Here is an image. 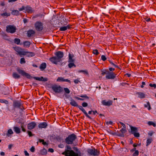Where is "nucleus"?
Returning a JSON list of instances; mask_svg holds the SVG:
<instances>
[{
    "label": "nucleus",
    "instance_id": "1",
    "mask_svg": "<svg viewBox=\"0 0 156 156\" xmlns=\"http://www.w3.org/2000/svg\"><path fill=\"white\" fill-rule=\"evenodd\" d=\"M55 56H53L49 58L50 61L52 63L57 64L58 63L62 60V58L64 56V53L61 51H58L55 53Z\"/></svg>",
    "mask_w": 156,
    "mask_h": 156
},
{
    "label": "nucleus",
    "instance_id": "2",
    "mask_svg": "<svg viewBox=\"0 0 156 156\" xmlns=\"http://www.w3.org/2000/svg\"><path fill=\"white\" fill-rule=\"evenodd\" d=\"M17 71L18 72L19 74H21L23 76H25L27 78L29 79H30L33 78L34 79L38 81H41V77H32L28 73L25 72L24 71L20 69L19 68L17 69Z\"/></svg>",
    "mask_w": 156,
    "mask_h": 156
},
{
    "label": "nucleus",
    "instance_id": "3",
    "mask_svg": "<svg viewBox=\"0 0 156 156\" xmlns=\"http://www.w3.org/2000/svg\"><path fill=\"white\" fill-rule=\"evenodd\" d=\"M77 138L76 135L74 133H73L68 136L65 139V143L68 144H72L73 142Z\"/></svg>",
    "mask_w": 156,
    "mask_h": 156
},
{
    "label": "nucleus",
    "instance_id": "4",
    "mask_svg": "<svg viewBox=\"0 0 156 156\" xmlns=\"http://www.w3.org/2000/svg\"><path fill=\"white\" fill-rule=\"evenodd\" d=\"M62 154L66 156H79V154L76 153L73 150H65V151L62 153Z\"/></svg>",
    "mask_w": 156,
    "mask_h": 156
},
{
    "label": "nucleus",
    "instance_id": "5",
    "mask_svg": "<svg viewBox=\"0 0 156 156\" xmlns=\"http://www.w3.org/2000/svg\"><path fill=\"white\" fill-rule=\"evenodd\" d=\"M13 106L14 109L16 108H19L23 111V109H24L22 103L20 101H14L13 103Z\"/></svg>",
    "mask_w": 156,
    "mask_h": 156
},
{
    "label": "nucleus",
    "instance_id": "6",
    "mask_svg": "<svg viewBox=\"0 0 156 156\" xmlns=\"http://www.w3.org/2000/svg\"><path fill=\"white\" fill-rule=\"evenodd\" d=\"M16 28L13 25H9L6 27V31L8 33L13 34L16 32Z\"/></svg>",
    "mask_w": 156,
    "mask_h": 156
},
{
    "label": "nucleus",
    "instance_id": "7",
    "mask_svg": "<svg viewBox=\"0 0 156 156\" xmlns=\"http://www.w3.org/2000/svg\"><path fill=\"white\" fill-rule=\"evenodd\" d=\"M51 88L56 93H60L63 91L62 88L59 85H53L52 86Z\"/></svg>",
    "mask_w": 156,
    "mask_h": 156
},
{
    "label": "nucleus",
    "instance_id": "8",
    "mask_svg": "<svg viewBox=\"0 0 156 156\" xmlns=\"http://www.w3.org/2000/svg\"><path fill=\"white\" fill-rule=\"evenodd\" d=\"M36 29L38 31H41L43 29V24L40 21H37L34 24Z\"/></svg>",
    "mask_w": 156,
    "mask_h": 156
},
{
    "label": "nucleus",
    "instance_id": "9",
    "mask_svg": "<svg viewBox=\"0 0 156 156\" xmlns=\"http://www.w3.org/2000/svg\"><path fill=\"white\" fill-rule=\"evenodd\" d=\"M116 75L114 73L108 71L107 75L106 76V78L108 79H113L115 78Z\"/></svg>",
    "mask_w": 156,
    "mask_h": 156
},
{
    "label": "nucleus",
    "instance_id": "10",
    "mask_svg": "<svg viewBox=\"0 0 156 156\" xmlns=\"http://www.w3.org/2000/svg\"><path fill=\"white\" fill-rule=\"evenodd\" d=\"M87 152L93 156H97L98 155L97 150L95 148L88 149L87 150Z\"/></svg>",
    "mask_w": 156,
    "mask_h": 156
},
{
    "label": "nucleus",
    "instance_id": "11",
    "mask_svg": "<svg viewBox=\"0 0 156 156\" xmlns=\"http://www.w3.org/2000/svg\"><path fill=\"white\" fill-rule=\"evenodd\" d=\"M14 49L20 57H22V55H23V54H24V51H23V49H22L18 47H16L14 48Z\"/></svg>",
    "mask_w": 156,
    "mask_h": 156
},
{
    "label": "nucleus",
    "instance_id": "12",
    "mask_svg": "<svg viewBox=\"0 0 156 156\" xmlns=\"http://www.w3.org/2000/svg\"><path fill=\"white\" fill-rule=\"evenodd\" d=\"M112 101L110 100L108 101H107L106 100H104L101 101V103L103 105L108 106L112 105Z\"/></svg>",
    "mask_w": 156,
    "mask_h": 156
},
{
    "label": "nucleus",
    "instance_id": "13",
    "mask_svg": "<svg viewBox=\"0 0 156 156\" xmlns=\"http://www.w3.org/2000/svg\"><path fill=\"white\" fill-rule=\"evenodd\" d=\"M25 12H27L28 13H31L34 12L32 8L29 5H27L25 7Z\"/></svg>",
    "mask_w": 156,
    "mask_h": 156
},
{
    "label": "nucleus",
    "instance_id": "14",
    "mask_svg": "<svg viewBox=\"0 0 156 156\" xmlns=\"http://www.w3.org/2000/svg\"><path fill=\"white\" fill-rule=\"evenodd\" d=\"M36 124L34 122H32L28 123L27 127L29 129L31 130L33 129L36 126Z\"/></svg>",
    "mask_w": 156,
    "mask_h": 156
},
{
    "label": "nucleus",
    "instance_id": "15",
    "mask_svg": "<svg viewBox=\"0 0 156 156\" xmlns=\"http://www.w3.org/2000/svg\"><path fill=\"white\" fill-rule=\"evenodd\" d=\"M78 107L80 110L82 111V112L84 113V114L87 117L90 119H91V117L86 112L85 110L83 108L82 106H79L78 105Z\"/></svg>",
    "mask_w": 156,
    "mask_h": 156
},
{
    "label": "nucleus",
    "instance_id": "16",
    "mask_svg": "<svg viewBox=\"0 0 156 156\" xmlns=\"http://www.w3.org/2000/svg\"><path fill=\"white\" fill-rule=\"evenodd\" d=\"M71 28V25H68L66 26L61 27L59 29V30L61 31H65L67 29H70Z\"/></svg>",
    "mask_w": 156,
    "mask_h": 156
},
{
    "label": "nucleus",
    "instance_id": "17",
    "mask_svg": "<svg viewBox=\"0 0 156 156\" xmlns=\"http://www.w3.org/2000/svg\"><path fill=\"white\" fill-rule=\"evenodd\" d=\"M24 54L23 55H26L28 57H33L35 55L34 52H32L24 51Z\"/></svg>",
    "mask_w": 156,
    "mask_h": 156
},
{
    "label": "nucleus",
    "instance_id": "18",
    "mask_svg": "<svg viewBox=\"0 0 156 156\" xmlns=\"http://www.w3.org/2000/svg\"><path fill=\"white\" fill-rule=\"evenodd\" d=\"M48 126L47 123L46 122H43L39 124L38 127L39 128H45Z\"/></svg>",
    "mask_w": 156,
    "mask_h": 156
},
{
    "label": "nucleus",
    "instance_id": "19",
    "mask_svg": "<svg viewBox=\"0 0 156 156\" xmlns=\"http://www.w3.org/2000/svg\"><path fill=\"white\" fill-rule=\"evenodd\" d=\"M136 94L138 95V98H141L143 99L145 98V94L143 92H137L136 93Z\"/></svg>",
    "mask_w": 156,
    "mask_h": 156
},
{
    "label": "nucleus",
    "instance_id": "20",
    "mask_svg": "<svg viewBox=\"0 0 156 156\" xmlns=\"http://www.w3.org/2000/svg\"><path fill=\"white\" fill-rule=\"evenodd\" d=\"M35 34V31L32 30H29L27 32V35L29 37L33 36Z\"/></svg>",
    "mask_w": 156,
    "mask_h": 156
},
{
    "label": "nucleus",
    "instance_id": "21",
    "mask_svg": "<svg viewBox=\"0 0 156 156\" xmlns=\"http://www.w3.org/2000/svg\"><path fill=\"white\" fill-rule=\"evenodd\" d=\"M74 55L73 54H69V55L68 62H75V59H73Z\"/></svg>",
    "mask_w": 156,
    "mask_h": 156
},
{
    "label": "nucleus",
    "instance_id": "22",
    "mask_svg": "<svg viewBox=\"0 0 156 156\" xmlns=\"http://www.w3.org/2000/svg\"><path fill=\"white\" fill-rule=\"evenodd\" d=\"M70 103V104L72 106H73L74 107L78 106V105L77 102L74 100L72 99V98H71Z\"/></svg>",
    "mask_w": 156,
    "mask_h": 156
},
{
    "label": "nucleus",
    "instance_id": "23",
    "mask_svg": "<svg viewBox=\"0 0 156 156\" xmlns=\"http://www.w3.org/2000/svg\"><path fill=\"white\" fill-rule=\"evenodd\" d=\"M46 64L45 62H43L41 64L40 66V69L41 70H43L46 68Z\"/></svg>",
    "mask_w": 156,
    "mask_h": 156
},
{
    "label": "nucleus",
    "instance_id": "24",
    "mask_svg": "<svg viewBox=\"0 0 156 156\" xmlns=\"http://www.w3.org/2000/svg\"><path fill=\"white\" fill-rule=\"evenodd\" d=\"M120 131L122 133V134H120L119 136L121 137H123L124 135L123 134L124 133L126 132V128H122L120 130Z\"/></svg>",
    "mask_w": 156,
    "mask_h": 156
},
{
    "label": "nucleus",
    "instance_id": "25",
    "mask_svg": "<svg viewBox=\"0 0 156 156\" xmlns=\"http://www.w3.org/2000/svg\"><path fill=\"white\" fill-rule=\"evenodd\" d=\"M130 127L132 134H133V133H135L137 131V128L135 127L131 126H130Z\"/></svg>",
    "mask_w": 156,
    "mask_h": 156
},
{
    "label": "nucleus",
    "instance_id": "26",
    "mask_svg": "<svg viewBox=\"0 0 156 156\" xmlns=\"http://www.w3.org/2000/svg\"><path fill=\"white\" fill-rule=\"evenodd\" d=\"M24 46L28 48L30 46V43L28 41H24L23 43Z\"/></svg>",
    "mask_w": 156,
    "mask_h": 156
},
{
    "label": "nucleus",
    "instance_id": "27",
    "mask_svg": "<svg viewBox=\"0 0 156 156\" xmlns=\"http://www.w3.org/2000/svg\"><path fill=\"white\" fill-rule=\"evenodd\" d=\"M13 129L14 131L17 133H20V129L17 127H14Z\"/></svg>",
    "mask_w": 156,
    "mask_h": 156
},
{
    "label": "nucleus",
    "instance_id": "28",
    "mask_svg": "<svg viewBox=\"0 0 156 156\" xmlns=\"http://www.w3.org/2000/svg\"><path fill=\"white\" fill-rule=\"evenodd\" d=\"M12 76L15 79H19L20 78V76L16 73H13L12 74Z\"/></svg>",
    "mask_w": 156,
    "mask_h": 156
},
{
    "label": "nucleus",
    "instance_id": "29",
    "mask_svg": "<svg viewBox=\"0 0 156 156\" xmlns=\"http://www.w3.org/2000/svg\"><path fill=\"white\" fill-rule=\"evenodd\" d=\"M69 63L68 65V67L69 68H71L72 67H75L76 65L74 63V62H69Z\"/></svg>",
    "mask_w": 156,
    "mask_h": 156
},
{
    "label": "nucleus",
    "instance_id": "30",
    "mask_svg": "<svg viewBox=\"0 0 156 156\" xmlns=\"http://www.w3.org/2000/svg\"><path fill=\"white\" fill-rule=\"evenodd\" d=\"M40 153L42 155H45L47 153V151L45 148H44L41 150Z\"/></svg>",
    "mask_w": 156,
    "mask_h": 156
},
{
    "label": "nucleus",
    "instance_id": "31",
    "mask_svg": "<svg viewBox=\"0 0 156 156\" xmlns=\"http://www.w3.org/2000/svg\"><path fill=\"white\" fill-rule=\"evenodd\" d=\"M12 14L13 15H18L19 14V12L18 10H14L12 11L11 12Z\"/></svg>",
    "mask_w": 156,
    "mask_h": 156
},
{
    "label": "nucleus",
    "instance_id": "32",
    "mask_svg": "<svg viewBox=\"0 0 156 156\" xmlns=\"http://www.w3.org/2000/svg\"><path fill=\"white\" fill-rule=\"evenodd\" d=\"M1 16H9L10 15V13L4 12L1 14Z\"/></svg>",
    "mask_w": 156,
    "mask_h": 156
},
{
    "label": "nucleus",
    "instance_id": "33",
    "mask_svg": "<svg viewBox=\"0 0 156 156\" xmlns=\"http://www.w3.org/2000/svg\"><path fill=\"white\" fill-rule=\"evenodd\" d=\"M108 70L104 69V70L101 71V74L103 76L105 74H106V75H107V74L108 73Z\"/></svg>",
    "mask_w": 156,
    "mask_h": 156
},
{
    "label": "nucleus",
    "instance_id": "34",
    "mask_svg": "<svg viewBox=\"0 0 156 156\" xmlns=\"http://www.w3.org/2000/svg\"><path fill=\"white\" fill-rule=\"evenodd\" d=\"M20 41V39L19 38H16L14 39V43L17 44H19Z\"/></svg>",
    "mask_w": 156,
    "mask_h": 156
},
{
    "label": "nucleus",
    "instance_id": "35",
    "mask_svg": "<svg viewBox=\"0 0 156 156\" xmlns=\"http://www.w3.org/2000/svg\"><path fill=\"white\" fill-rule=\"evenodd\" d=\"M144 106L145 108H147L148 106V109L149 110H150L151 109L150 104L149 102L148 101L147 102V104L144 105Z\"/></svg>",
    "mask_w": 156,
    "mask_h": 156
},
{
    "label": "nucleus",
    "instance_id": "36",
    "mask_svg": "<svg viewBox=\"0 0 156 156\" xmlns=\"http://www.w3.org/2000/svg\"><path fill=\"white\" fill-rule=\"evenodd\" d=\"M152 141L151 138H149L147 139V144L146 146H148L152 142Z\"/></svg>",
    "mask_w": 156,
    "mask_h": 156
},
{
    "label": "nucleus",
    "instance_id": "37",
    "mask_svg": "<svg viewBox=\"0 0 156 156\" xmlns=\"http://www.w3.org/2000/svg\"><path fill=\"white\" fill-rule=\"evenodd\" d=\"M64 78L61 77H59L57 79V81L58 82H64Z\"/></svg>",
    "mask_w": 156,
    "mask_h": 156
},
{
    "label": "nucleus",
    "instance_id": "38",
    "mask_svg": "<svg viewBox=\"0 0 156 156\" xmlns=\"http://www.w3.org/2000/svg\"><path fill=\"white\" fill-rule=\"evenodd\" d=\"M13 133V132L11 129H9L7 132V133L6 134L7 136H9L8 134H12Z\"/></svg>",
    "mask_w": 156,
    "mask_h": 156
},
{
    "label": "nucleus",
    "instance_id": "39",
    "mask_svg": "<svg viewBox=\"0 0 156 156\" xmlns=\"http://www.w3.org/2000/svg\"><path fill=\"white\" fill-rule=\"evenodd\" d=\"M93 53L97 55H98L99 54L98 50L97 49L93 50Z\"/></svg>",
    "mask_w": 156,
    "mask_h": 156
},
{
    "label": "nucleus",
    "instance_id": "40",
    "mask_svg": "<svg viewBox=\"0 0 156 156\" xmlns=\"http://www.w3.org/2000/svg\"><path fill=\"white\" fill-rule=\"evenodd\" d=\"M64 90L66 93L69 94L70 93V91L68 88H64Z\"/></svg>",
    "mask_w": 156,
    "mask_h": 156
},
{
    "label": "nucleus",
    "instance_id": "41",
    "mask_svg": "<svg viewBox=\"0 0 156 156\" xmlns=\"http://www.w3.org/2000/svg\"><path fill=\"white\" fill-rule=\"evenodd\" d=\"M73 149L75 151L77 152V153L79 154V155L81 156V152L77 147H74Z\"/></svg>",
    "mask_w": 156,
    "mask_h": 156
},
{
    "label": "nucleus",
    "instance_id": "42",
    "mask_svg": "<svg viewBox=\"0 0 156 156\" xmlns=\"http://www.w3.org/2000/svg\"><path fill=\"white\" fill-rule=\"evenodd\" d=\"M55 139L59 141H61L62 140L61 137L59 136H56L55 137Z\"/></svg>",
    "mask_w": 156,
    "mask_h": 156
},
{
    "label": "nucleus",
    "instance_id": "43",
    "mask_svg": "<svg viewBox=\"0 0 156 156\" xmlns=\"http://www.w3.org/2000/svg\"><path fill=\"white\" fill-rule=\"evenodd\" d=\"M26 62L25 59L24 58H21L20 60V63L21 64H24Z\"/></svg>",
    "mask_w": 156,
    "mask_h": 156
},
{
    "label": "nucleus",
    "instance_id": "44",
    "mask_svg": "<svg viewBox=\"0 0 156 156\" xmlns=\"http://www.w3.org/2000/svg\"><path fill=\"white\" fill-rule=\"evenodd\" d=\"M148 124L150 126L152 125L154 127L156 126V124L152 122L149 121L148 122Z\"/></svg>",
    "mask_w": 156,
    "mask_h": 156
},
{
    "label": "nucleus",
    "instance_id": "45",
    "mask_svg": "<svg viewBox=\"0 0 156 156\" xmlns=\"http://www.w3.org/2000/svg\"><path fill=\"white\" fill-rule=\"evenodd\" d=\"M0 102L1 103H4L6 104H8V101L3 99H0Z\"/></svg>",
    "mask_w": 156,
    "mask_h": 156
},
{
    "label": "nucleus",
    "instance_id": "46",
    "mask_svg": "<svg viewBox=\"0 0 156 156\" xmlns=\"http://www.w3.org/2000/svg\"><path fill=\"white\" fill-rule=\"evenodd\" d=\"M139 154V151L138 150L135 151L134 153L133 154V156H137Z\"/></svg>",
    "mask_w": 156,
    "mask_h": 156
},
{
    "label": "nucleus",
    "instance_id": "47",
    "mask_svg": "<svg viewBox=\"0 0 156 156\" xmlns=\"http://www.w3.org/2000/svg\"><path fill=\"white\" fill-rule=\"evenodd\" d=\"M133 134L134 136L136 137H138L140 136V134L139 133L136 132L135 133H133Z\"/></svg>",
    "mask_w": 156,
    "mask_h": 156
},
{
    "label": "nucleus",
    "instance_id": "48",
    "mask_svg": "<svg viewBox=\"0 0 156 156\" xmlns=\"http://www.w3.org/2000/svg\"><path fill=\"white\" fill-rule=\"evenodd\" d=\"M79 72L80 73H84L86 74H88L87 71L86 70H80L79 71Z\"/></svg>",
    "mask_w": 156,
    "mask_h": 156
},
{
    "label": "nucleus",
    "instance_id": "49",
    "mask_svg": "<svg viewBox=\"0 0 156 156\" xmlns=\"http://www.w3.org/2000/svg\"><path fill=\"white\" fill-rule=\"evenodd\" d=\"M41 81L45 82L48 81V79L47 78H44L43 77H41Z\"/></svg>",
    "mask_w": 156,
    "mask_h": 156
},
{
    "label": "nucleus",
    "instance_id": "50",
    "mask_svg": "<svg viewBox=\"0 0 156 156\" xmlns=\"http://www.w3.org/2000/svg\"><path fill=\"white\" fill-rule=\"evenodd\" d=\"M66 149L65 150H71V147L68 145H67L66 146Z\"/></svg>",
    "mask_w": 156,
    "mask_h": 156
},
{
    "label": "nucleus",
    "instance_id": "51",
    "mask_svg": "<svg viewBox=\"0 0 156 156\" xmlns=\"http://www.w3.org/2000/svg\"><path fill=\"white\" fill-rule=\"evenodd\" d=\"M101 59L103 61H105L106 60L107 58L105 55H102L101 56Z\"/></svg>",
    "mask_w": 156,
    "mask_h": 156
},
{
    "label": "nucleus",
    "instance_id": "52",
    "mask_svg": "<svg viewBox=\"0 0 156 156\" xmlns=\"http://www.w3.org/2000/svg\"><path fill=\"white\" fill-rule=\"evenodd\" d=\"M149 86L151 87H154V88H156V84H155L150 83L149 85Z\"/></svg>",
    "mask_w": 156,
    "mask_h": 156
},
{
    "label": "nucleus",
    "instance_id": "53",
    "mask_svg": "<svg viewBox=\"0 0 156 156\" xmlns=\"http://www.w3.org/2000/svg\"><path fill=\"white\" fill-rule=\"evenodd\" d=\"M106 125H112L113 123V122L111 121H107L106 122Z\"/></svg>",
    "mask_w": 156,
    "mask_h": 156
},
{
    "label": "nucleus",
    "instance_id": "54",
    "mask_svg": "<svg viewBox=\"0 0 156 156\" xmlns=\"http://www.w3.org/2000/svg\"><path fill=\"white\" fill-rule=\"evenodd\" d=\"M82 105L83 107H85L87 106L88 104L87 103L84 102L83 103Z\"/></svg>",
    "mask_w": 156,
    "mask_h": 156
},
{
    "label": "nucleus",
    "instance_id": "55",
    "mask_svg": "<svg viewBox=\"0 0 156 156\" xmlns=\"http://www.w3.org/2000/svg\"><path fill=\"white\" fill-rule=\"evenodd\" d=\"M25 7L24 6H22L21 8L19 9V11H23V10H25Z\"/></svg>",
    "mask_w": 156,
    "mask_h": 156
},
{
    "label": "nucleus",
    "instance_id": "56",
    "mask_svg": "<svg viewBox=\"0 0 156 156\" xmlns=\"http://www.w3.org/2000/svg\"><path fill=\"white\" fill-rule=\"evenodd\" d=\"M30 151L32 152H34L35 151V148L34 146H32L30 149Z\"/></svg>",
    "mask_w": 156,
    "mask_h": 156
},
{
    "label": "nucleus",
    "instance_id": "57",
    "mask_svg": "<svg viewBox=\"0 0 156 156\" xmlns=\"http://www.w3.org/2000/svg\"><path fill=\"white\" fill-rule=\"evenodd\" d=\"M80 97L81 98H85L87 99H89V97L88 96H87L86 95H84L80 96Z\"/></svg>",
    "mask_w": 156,
    "mask_h": 156
},
{
    "label": "nucleus",
    "instance_id": "58",
    "mask_svg": "<svg viewBox=\"0 0 156 156\" xmlns=\"http://www.w3.org/2000/svg\"><path fill=\"white\" fill-rule=\"evenodd\" d=\"M64 82H67L69 83H71V82L70 80H69L68 79H64Z\"/></svg>",
    "mask_w": 156,
    "mask_h": 156
},
{
    "label": "nucleus",
    "instance_id": "59",
    "mask_svg": "<svg viewBox=\"0 0 156 156\" xmlns=\"http://www.w3.org/2000/svg\"><path fill=\"white\" fill-rule=\"evenodd\" d=\"M74 82L76 84L78 83L79 82H80V81L78 79H76L74 80Z\"/></svg>",
    "mask_w": 156,
    "mask_h": 156
},
{
    "label": "nucleus",
    "instance_id": "60",
    "mask_svg": "<svg viewBox=\"0 0 156 156\" xmlns=\"http://www.w3.org/2000/svg\"><path fill=\"white\" fill-rule=\"evenodd\" d=\"M27 132L29 136H33V135L32 134V133L31 131H28Z\"/></svg>",
    "mask_w": 156,
    "mask_h": 156
},
{
    "label": "nucleus",
    "instance_id": "61",
    "mask_svg": "<svg viewBox=\"0 0 156 156\" xmlns=\"http://www.w3.org/2000/svg\"><path fill=\"white\" fill-rule=\"evenodd\" d=\"M54 150L52 148H50L48 149V151H49L51 152L52 153L54 152Z\"/></svg>",
    "mask_w": 156,
    "mask_h": 156
},
{
    "label": "nucleus",
    "instance_id": "62",
    "mask_svg": "<svg viewBox=\"0 0 156 156\" xmlns=\"http://www.w3.org/2000/svg\"><path fill=\"white\" fill-rule=\"evenodd\" d=\"M119 123L123 126V128H126V125L124 124L123 123L121 122H120Z\"/></svg>",
    "mask_w": 156,
    "mask_h": 156
},
{
    "label": "nucleus",
    "instance_id": "63",
    "mask_svg": "<svg viewBox=\"0 0 156 156\" xmlns=\"http://www.w3.org/2000/svg\"><path fill=\"white\" fill-rule=\"evenodd\" d=\"M24 154H25V155H26V156H29V153L27 152V151H24Z\"/></svg>",
    "mask_w": 156,
    "mask_h": 156
},
{
    "label": "nucleus",
    "instance_id": "64",
    "mask_svg": "<svg viewBox=\"0 0 156 156\" xmlns=\"http://www.w3.org/2000/svg\"><path fill=\"white\" fill-rule=\"evenodd\" d=\"M109 69L110 71H114L115 70V69L112 67H110L109 68Z\"/></svg>",
    "mask_w": 156,
    "mask_h": 156
}]
</instances>
